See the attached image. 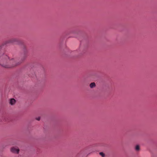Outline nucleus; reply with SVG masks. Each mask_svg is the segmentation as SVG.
Masks as SVG:
<instances>
[{
  "label": "nucleus",
  "mask_w": 157,
  "mask_h": 157,
  "mask_svg": "<svg viewBox=\"0 0 157 157\" xmlns=\"http://www.w3.org/2000/svg\"><path fill=\"white\" fill-rule=\"evenodd\" d=\"M3 46H0V64L5 68H11L15 67L22 63L27 57L25 53L19 59H10L8 56L4 54V51L2 48Z\"/></svg>",
  "instance_id": "1"
},
{
  "label": "nucleus",
  "mask_w": 157,
  "mask_h": 157,
  "mask_svg": "<svg viewBox=\"0 0 157 157\" xmlns=\"http://www.w3.org/2000/svg\"><path fill=\"white\" fill-rule=\"evenodd\" d=\"M10 151L13 153L18 154L19 150L17 147H13L11 148Z\"/></svg>",
  "instance_id": "2"
},
{
  "label": "nucleus",
  "mask_w": 157,
  "mask_h": 157,
  "mask_svg": "<svg viewBox=\"0 0 157 157\" xmlns=\"http://www.w3.org/2000/svg\"><path fill=\"white\" fill-rule=\"evenodd\" d=\"M16 100L14 98H11L10 99L9 103L11 105H13L15 104Z\"/></svg>",
  "instance_id": "3"
},
{
  "label": "nucleus",
  "mask_w": 157,
  "mask_h": 157,
  "mask_svg": "<svg viewBox=\"0 0 157 157\" xmlns=\"http://www.w3.org/2000/svg\"><path fill=\"white\" fill-rule=\"evenodd\" d=\"M17 39L15 38H13L10 39L9 40L8 42L9 43H13L17 41Z\"/></svg>",
  "instance_id": "4"
},
{
  "label": "nucleus",
  "mask_w": 157,
  "mask_h": 157,
  "mask_svg": "<svg viewBox=\"0 0 157 157\" xmlns=\"http://www.w3.org/2000/svg\"><path fill=\"white\" fill-rule=\"evenodd\" d=\"M95 84L94 82H92L91 83L90 85V87L91 88H93L95 86Z\"/></svg>",
  "instance_id": "5"
},
{
  "label": "nucleus",
  "mask_w": 157,
  "mask_h": 157,
  "mask_svg": "<svg viewBox=\"0 0 157 157\" xmlns=\"http://www.w3.org/2000/svg\"><path fill=\"white\" fill-rule=\"evenodd\" d=\"M140 147H139V145H136V147H135V150L136 151H138L140 150Z\"/></svg>",
  "instance_id": "6"
},
{
  "label": "nucleus",
  "mask_w": 157,
  "mask_h": 157,
  "mask_svg": "<svg viewBox=\"0 0 157 157\" xmlns=\"http://www.w3.org/2000/svg\"><path fill=\"white\" fill-rule=\"evenodd\" d=\"M99 154L102 157H104L105 156L104 154L102 152H100Z\"/></svg>",
  "instance_id": "7"
},
{
  "label": "nucleus",
  "mask_w": 157,
  "mask_h": 157,
  "mask_svg": "<svg viewBox=\"0 0 157 157\" xmlns=\"http://www.w3.org/2000/svg\"><path fill=\"white\" fill-rule=\"evenodd\" d=\"M36 119L37 121H40V117H38L36 118Z\"/></svg>",
  "instance_id": "8"
}]
</instances>
